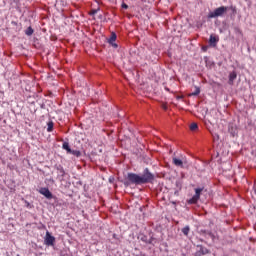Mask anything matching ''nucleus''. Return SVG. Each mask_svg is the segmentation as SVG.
Here are the masks:
<instances>
[{"label":"nucleus","mask_w":256,"mask_h":256,"mask_svg":"<svg viewBox=\"0 0 256 256\" xmlns=\"http://www.w3.org/2000/svg\"><path fill=\"white\" fill-rule=\"evenodd\" d=\"M228 133H230L232 137H235V135H237V125L230 123L228 125Z\"/></svg>","instance_id":"nucleus-7"},{"label":"nucleus","mask_w":256,"mask_h":256,"mask_svg":"<svg viewBox=\"0 0 256 256\" xmlns=\"http://www.w3.org/2000/svg\"><path fill=\"white\" fill-rule=\"evenodd\" d=\"M153 179H155V176L149 172V168L144 170L142 176L135 173H128V181H130V183H134L135 185H145V183H151Z\"/></svg>","instance_id":"nucleus-1"},{"label":"nucleus","mask_w":256,"mask_h":256,"mask_svg":"<svg viewBox=\"0 0 256 256\" xmlns=\"http://www.w3.org/2000/svg\"><path fill=\"white\" fill-rule=\"evenodd\" d=\"M115 41H117V34H115V32H113L108 40V43L110 45H112V47L117 48V44L115 43Z\"/></svg>","instance_id":"nucleus-8"},{"label":"nucleus","mask_w":256,"mask_h":256,"mask_svg":"<svg viewBox=\"0 0 256 256\" xmlns=\"http://www.w3.org/2000/svg\"><path fill=\"white\" fill-rule=\"evenodd\" d=\"M44 243L48 247H53V245H55V237L52 236L51 233H49V231L46 232V236L44 238Z\"/></svg>","instance_id":"nucleus-4"},{"label":"nucleus","mask_w":256,"mask_h":256,"mask_svg":"<svg viewBox=\"0 0 256 256\" xmlns=\"http://www.w3.org/2000/svg\"><path fill=\"white\" fill-rule=\"evenodd\" d=\"M189 231H191V228L189 226H185L183 229H182V233L183 235H185L187 237V235H189Z\"/></svg>","instance_id":"nucleus-16"},{"label":"nucleus","mask_w":256,"mask_h":256,"mask_svg":"<svg viewBox=\"0 0 256 256\" xmlns=\"http://www.w3.org/2000/svg\"><path fill=\"white\" fill-rule=\"evenodd\" d=\"M53 127H54L53 121H49L47 123V131H48V133H51V131H53Z\"/></svg>","instance_id":"nucleus-15"},{"label":"nucleus","mask_w":256,"mask_h":256,"mask_svg":"<svg viewBox=\"0 0 256 256\" xmlns=\"http://www.w3.org/2000/svg\"><path fill=\"white\" fill-rule=\"evenodd\" d=\"M199 129V126L197 125V123H192L190 124V131H197Z\"/></svg>","instance_id":"nucleus-18"},{"label":"nucleus","mask_w":256,"mask_h":256,"mask_svg":"<svg viewBox=\"0 0 256 256\" xmlns=\"http://www.w3.org/2000/svg\"><path fill=\"white\" fill-rule=\"evenodd\" d=\"M122 9H129V5H127L126 3H122Z\"/></svg>","instance_id":"nucleus-22"},{"label":"nucleus","mask_w":256,"mask_h":256,"mask_svg":"<svg viewBox=\"0 0 256 256\" xmlns=\"http://www.w3.org/2000/svg\"><path fill=\"white\" fill-rule=\"evenodd\" d=\"M197 255L201 256V255H207V253H209V250L205 247H203L202 245H198L197 246Z\"/></svg>","instance_id":"nucleus-9"},{"label":"nucleus","mask_w":256,"mask_h":256,"mask_svg":"<svg viewBox=\"0 0 256 256\" xmlns=\"http://www.w3.org/2000/svg\"><path fill=\"white\" fill-rule=\"evenodd\" d=\"M203 233L205 234L206 237H210V239H212V241L215 240V235H213V233L207 232V231H204Z\"/></svg>","instance_id":"nucleus-19"},{"label":"nucleus","mask_w":256,"mask_h":256,"mask_svg":"<svg viewBox=\"0 0 256 256\" xmlns=\"http://www.w3.org/2000/svg\"><path fill=\"white\" fill-rule=\"evenodd\" d=\"M62 149H64L65 151H67V153H71V147L69 146V142H64L62 144Z\"/></svg>","instance_id":"nucleus-14"},{"label":"nucleus","mask_w":256,"mask_h":256,"mask_svg":"<svg viewBox=\"0 0 256 256\" xmlns=\"http://www.w3.org/2000/svg\"><path fill=\"white\" fill-rule=\"evenodd\" d=\"M70 155H74V157H79L81 155V151L79 150H71V152H69Z\"/></svg>","instance_id":"nucleus-17"},{"label":"nucleus","mask_w":256,"mask_h":256,"mask_svg":"<svg viewBox=\"0 0 256 256\" xmlns=\"http://www.w3.org/2000/svg\"><path fill=\"white\" fill-rule=\"evenodd\" d=\"M199 93H201V89L199 87H196L195 91L192 92L191 95H193L194 97H197V95H199Z\"/></svg>","instance_id":"nucleus-20"},{"label":"nucleus","mask_w":256,"mask_h":256,"mask_svg":"<svg viewBox=\"0 0 256 256\" xmlns=\"http://www.w3.org/2000/svg\"><path fill=\"white\" fill-rule=\"evenodd\" d=\"M172 163H173V165H175L176 167H181V168H183V160L178 159L177 157H173V158H172Z\"/></svg>","instance_id":"nucleus-11"},{"label":"nucleus","mask_w":256,"mask_h":256,"mask_svg":"<svg viewBox=\"0 0 256 256\" xmlns=\"http://www.w3.org/2000/svg\"><path fill=\"white\" fill-rule=\"evenodd\" d=\"M235 79H237V72L235 71L230 72L228 84L233 85V83L235 82Z\"/></svg>","instance_id":"nucleus-10"},{"label":"nucleus","mask_w":256,"mask_h":256,"mask_svg":"<svg viewBox=\"0 0 256 256\" xmlns=\"http://www.w3.org/2000/svg\"><path fill=\"white\" fill-rule=\"evenodd\" d=\"M166 91H169V88H165Z\"/></svg>","instance_id":"nucleus-25"},{"label":"nucleus","mask_w":256,"mask_h":256,"mask_svg":"<svg viewBox=\"0 0 256 256\" xmlns=\"http://www.w3.org/2000/svg\"><path fill=\"white\" fill-rule=\"evenodd\" d=\"M212 136H213L214 141H219V139H221V135H219L217 133L212 134Z\"/></svg>","instance_id":"nucleus-21"},{"label":"nucleus","mask_w":256,"mask_h":256,"mask_svg":"<svg viewBox=\"0 0 256 256\" xmlns=\"http://www.w3.org/2000/svg\"><path fill=\"white\" fill-rule=\"evenodd\" d=\"M97 14V10H92L91 15Z\"/></svg>","instance_id":"nucleus-23"},{"label":"nucleus","mask_w":256,"mask_h":256,"mask_svg":"<svg viewBox=\"0 0 256 256\" xmlns=\"http://www.w3.org/2000/svg\"><path fill=\"white\" fill-rule=\"evenodd\" d=\"M201 193H203V188H196L195 195L187 201L188 205H197V201L201 199Z\"/></svg>","instance_id":"nucleus-2"},{"label":"nucleus","mask_w":256,"mask_h":256,"mask_svg":"<svg viewBox=\"0 0 256 256\" xmlns=\"http://www.w3.org/2000/svg\"><path fill=\"white\" fill-rule=\"evenodd\" d=\"M162 109H164L165 111H167V105H163Z\"/></svg>","instance_id":"nucleus-24"},{"label":"nucleus","mask_w":256,"mask_h":256,"mask_svg":"<svg viewBox=\"0 0 256 256\" xmlns=\"http://www.w3.org/2000/svg\"><path fill=\"white\" fill-rule=\"evenodd\" d=\"M39 193L41 195H44V197H46V199H53V193H51V191L49 190V188H41L39 190Z\"/></svg>","instance_id":"nucleus-6"},{"label":"nucleus","mask_w":256,"mask_h":256,"mask_svg":"<svg viewBox=\"0 0 256 256\" xmlns=\"http://www.w3.org/2000/svg\"><path fill=\"white\" fill-rule=\"evenodd\" d=\"M225 13V6H221L215 9L213 12H210L208 17L209 19H215V17H221Z\"/></svg>","instance_id":"nucleus-3"},{"label":"nucleus","mask_w":256,"mask_h":256,"mask_svg":"<svg viewBox=\"0 0 256 256\" xmlns=\"http://www.w3.org/2000/svg\"><path fill=\"white\" fill-rule=\"evenodd\" d=\"M33 33H35V30H33V28L31 26H29L26 30H25V35H27L28 37H31V35H33Z\"/></svg>","instance_id":"nucleus-13"},{"label":"nucleus","mask_w":256,"mask_h":256,"mask_svg":"<svg viewBox=\"0 0 256 256\" xmlns=\"http://www.w3.org/2000/svg\"><path fill=\"white\" fill-rule=\"evenodd\" d=\"M225 13L230 19H235L237 15V8L235 7H226L225 8Z\"/></svg>","instance_id":"nucleus-5"},{"label":"nucleus","mask_w":256,"mask_h":256,"mask_svg":"<svg viewBox=\"0 0 256 256\" xmlns=\"http://www.w3.org/2000/svg\"><path fill=\"white\" fill-rule=\"evenodd\" d=\"M217 41H219V37L215 35L210 36L209 43L210 45H212V47H215V45H217Z\"/></svg>","instance_id":"nucleus-12"}]
</instances>
